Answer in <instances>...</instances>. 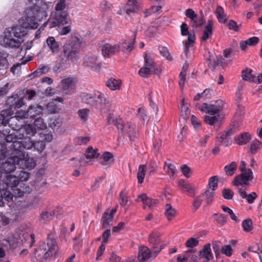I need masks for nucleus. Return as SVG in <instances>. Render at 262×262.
I'll list each match as a JSON object with an SVG mask.
<instances>
[{
  "instance_id": "f3484780",
  "label": "nucleus",
  "mask_w": 262,
  "mask_h": 262,
  "mask_svg": "<svg viewBox=\"0 0 262 262\" xmlns=\"http://www.w3.org/2000/svg\"><path fill=\"white\" fill-rule=\"evenodd\" d=\"M60 213L58 210L45 211H42L39 216V221L42 223L52 220L54 216H58Z\"/></svg>"
},
{
  "instance_id": "37998d69",
  "label": "nucleus",
  "mask_w": 262,
  "mask_h": 262,
  "mask_svg": "<svg viewBox=\"0 0 262 262\" xmlns=\"http://www.w3.org/2000/svg\"><path fill=\"white\" fill-rule=\"evenodd\" d=\"M97 149H93L92 146H89L86 149L85 157L87 159L96 158L99 156Z\"/></svg>"
},
{
  "instance_id": "e2e57ef3",
  "label": "nucleus",
  "mask_w": 262,
  "mask_h": 262,
  "mask_svg": "<svg viewBox=\"0 0 262 262\" xmlns=\"http://www.w3.org/2000/svg\"><path fill=\"white\" fill-rule=\"evenodd\" d=\"M191 122L193 127L196 129H200L201 128V122L194 115L191 116Z\"/></svg>"
},
{
  "instance_id": "6ab92c4d",
  "label": "nucleus",
  "mask_w": 262,
  "mask_h": 262,
  "mask_svg": "<svg viewBox=\"0 0 262 262\" xmlns=\"http://www.w3.org/2000/svg\"><path fill=\"white\" fill-rule=\"evenodd\" d=\"M178 185L179 188L184 192H188L189 196L193 197L195 195V191L192 186L184 180H180Z\"/></svg>"
},
{
  "instance_id": "5fc2aeb1",
  "label": "nucleus",
  "mask_w": 262,
  "mask_h": 262,
  "mask_svg": "<svg viewBox=\"0 0 262 262\" xmlns=\"http://www.w3.org/2000/svg\"><path fill=\"white\" fill-rule=\"evenodd\" d=\"M29 113L28 111H24V110H19L16 112L15 115L14 117L12 118H15L17 120H19V119H24L28 117Z\"/></svg>"
},
{
  "instance_id": "4c0bfd02",
  "label": "nucleus",
  "mask_w": 262,
  "mask_h": 262,
  "mask_svg": "<svg viewBox=\"0 0 262 262\" xmlns=\"http://www.w3.org/2000/svg\"><path fill=\"white\" fill-rule=\"evenodd\" d=\"M201 195H203V200H205L206 204H209L213 201L214 192L213 190H207Z\"/></svg>"
},
{
  "instance_id": "393cba45",
  "label": "nucleus",
  "mask_w": 262,
  "mask_h": 262,
  "mask_svg": "<svg viewBox=\"0 0 262 262\" xmlns=\"http://www.w3.org/2000/svg\"><path fill=\"white\" fill-rule=\"evenodd\" d=\"M205 22L202 11H201V16L199 17L198 15L192 20L190 21V25L193 28H198L201 27Z\"/></svg>"
},
{
  "instance_id": "1a4fd4ad",
  "label": "nucleus",
  "mask_w": 262,
  "mask_h": 262,
  "mask_svg": "<svg viewBox=\"0 0 262 262\" xmlns=\"http://www.w3.org/2000/svg\"><path fill=\"white\" fill-rule=\"evenodd\" d=\"M160 237V233L157 232H153L149 235L148 240L152 246V250L154 253V257H155L163 248Z\"/></svg>"
},
{
  "instance_id": "4d7b16f0",
  "label": "nucleus",
  "mask_w": 262,
  "mask_h": 262,
  "mask_svg": "<svg viewBox=\"0 0 262 262\" xmlns=\"http://www.w3.org/2000/svg\"><path fill=\"white\" fill-rule=\"evenodd\" d=\"M203 201V195H200L195 198L192 203V206L194 211H196L199 209Z\"/></svg>"
},
{
  "instance_id": "bf43d9fd",
  "label": "nucleus",
  "mask_w": 262,
  "mask_h": 262,
  "mask_svg": "<svg viewBox=\"0 0 262 262\" xmlns=\"http://www.w3.org/2000/svg\"><path fill=\"white\" fill-rule=\"evenodd\" d=\"M252 70L248 68L243 70L242 73V77L243 79L246 81L250 80L252 78Z\"/></svg>"
},
{
  "instance_id": "0e129e2a",
  "label": "nucleus",
  "mask_w": 262,
  "mask_h": 262,
  "mask_svg": "<svg viewBox=\"0 0 262 262\" xmlns=\"http://www.w3.org/2000/svg\"><path fill=\"white\" fill-rule=\"evenodd\" d=\"M46 146L45 143L42 141L34 142L33 147L39 152H41Z\"/></svg>"
},
{
  "instance_id": "cd10ccee",
  "label": "nucleus",
  "mask_w": 262,
  "mask_h": 262,
  "mask_svg": "<svg viewBox=\"0 0 262 262\" xmlns=\"http://www.w3.org/2000/svg\"><path fill=\"white\" fill-rule=\"evenodd\" d=\"M157 71L149 68L148 67H146L145 66H143L138 72L139 75L144 78H148L154 73H157Z\"/></svg>"
},
{
  "instance_id": "c85d7f7f",
  "label": "nucleus",
  "mask_w": 262,
  "mask_h": 262,
  "mask_svg": "<svg viewBox=\"0 0 262 262\" xmlns=\"http://www.w3.org/2000/svg\"><path fill=\"white\" fill-rule=\"evenodd\" d=\"M126 7V12L129 14L130 12H137L139 10V5L137 0H128Z\"/></svg>"
},
{
  "instance_id": "f704fd0d",
  "label": "nucleus",
  "mask_w": 262,
  "mask_h": 262,
  "mask_svg": "<svg viewBox=\"0 0 262 262\" xmlns=\"http://www.w3.org/2000/svg\"><path fill=\"white\" fill-rule=\"evenodd\" d=\"M146 172V165H140L138 169L137 179L139 183H143Z\"/></svg>"
},
{
  "instance_id": "72a5a7b5",
  "label": "nucleus",
  "mask_w": 262,
  "mask_h": 262,
  "mask_svg": "<svg viewBox=\"0 0 262 262\" xmlns=\"http://www.w3.org/2000/svg\"><path fill=\"white\" fill-rule=\"evenodd\" d=\"M217 18L219 22L224 23L227 19V16L225 13L224 9L221 6H217L215 11Z\"/></svg>"
},
{
  "instance_id": "20e7f679",
  "label": "nucleus",
  "mask_w": 262,
  "mask_h": 262,
  "mask_svg": "<svg viewBox=\"0 0 262 262\" xmlns=\"http://www.w3.org/2000/svg\"><path fill=\"white\" fill-rule=\"evenodd\" d=\"M246 166V163L242 161L239 167V169L242 173L234 178L232 182L234 185L238 186L243 185H248L249 181L253 179L252 170L249 168H247Z\"/></svg>"
},
{
  "instance_id": "a211bd4d",
  "label": "nucleus",
  "mask_w": 262,
  "mask_h": 262,
  "mask_svg": "<svg viewBox=\"0 0 262 262\" xmlns=\"http://www.w3.org/2000/svg\"><path fill=\"white\" fill-rule=\"evenodd\" d=\"M76 80L73 77H67L60 82L62 89L63 91H70L74 89Z\"/></svg>"
},
{
  "instance_id": "bb28decb",
  "label": "nucleus",
  "mask_w": 262,
  "mask_h": 262,
  "mask_svg": "<svg viewBox=\"0 0 262 262\" xmlns=\"http://www.w3.org/2000/svg\"><path fill=\"white\" fill-rule=\"evenodd\" d=\"M144 65L151 68L156 71H158V68L156 66V62L154 61L152 59L151 56L147 54V53H145L144 54Z\"/></svg>"
},
{
  "instance_id": "052dcab7",
  "label": "nucleus",
  "mask_w": 262,
  "mask_h": 262,
  "mask_svg": "<svg viewBox=\"0 0 262 262\" xmlns=\"http://www.w3.org/2000/svg\"><path fill=\"white\" fill-rule=\"evenodd\" d=\"M113 155L108 152H106L102 156V161L100 162L103 165H105V162H111L112 161Z\"/></svg>"
},
{
  "instance_id": "f03ea898",
  "label": "nucleus",
  "mask_w": 262,
  "mask_h": 262,
  "mask_svg": "<svg viewBox=\"0 0 262 262\" xmlns=\"http://www.w3.org/2000/svg\"><path fill=\"white\" fill-rule=\"evenodd\" d=\"M199 110L207 115L204 117V121L210 125H219L223 120V104L220 100L212 101L211 103H197L195 105Z\"/></svg>"
},
{
  "instance_id": "aec40b11",
  "label": "nucleus",
  "mask_w": 262,
  "mask_h": 262,
  "mask_svg": "<svg viewBox=\"0 0 262 262\" xmlns=\"http://www.w3.org/2000/svg\"><path fill=\"white\" fill-rule=\"evenodd\" d=\"M213 26L214 22L212 19H209L207 21V24L204 28L203 34L201 37L202 40L205 41L211 37Z\"/></svg>"
},
{
  "instance_id": "9b49d317",
  "label": "nucleus",
  "mask_w": 262,
  "mask_h": 262,
  "mask_svg": "<svg viewBox=\"0 0 262 262\" xmlns=\"http://www.w3.org/2000/svg\"><path fill=\"white\" fill-rule=\"evenodd\" d=\"M6 105L10 110L19 108L24 105V98H20L17 94L13 95L8 98Z\"/></svg>"
},
{
  "instance_id": "a19ab883",
  "label": "nucleus",
  "mask_w": 262,
  "mask_h": 262,
  "mask_svg": "<svg viewBox=\"0 0 262 262\" xmlns=\"http://www.w3.org/2000/svg\"><path fill=\"white\" fill-rule=\"evenodd\" d=\"M120 81L114 78H111L107 81V85L112 90H118L120 88Z\"/></svg>"
},
{
  "instance_id": "b1692460",
  "label": "nucleus",
  "mask_w": 262,
  "mask_h": 262,
  "mask_svg": "<svg viewBox=\"0 0 262 262\" xmlns=\"http://www.w3.org/2000/svg\"><path fill=\"white\" fill-rule=\"evenodd\" d=\"M24 138V135L18 133V132H16L14 134H9L7 136L5 135V139L7 142L12 143L10 145V148L11 149V152L13 150V144L14 142L19 141L18 139H22Z\"/></svg>"
},
{
  "instance_id": "c756f323",
  "label": "nucleus",
  "mask_w": 262,
  "mask_h": 262,
  "mask_svg": "<svg viewBox=\"0 0 262 262\" xmlns=\"http://www.w3.org/2000/svg\"><path fill=\"white\" fill-rule=\"evenodd\" d=\"M29 115L32 118H35L40 115L42 109L41 106L36 105V106H30L28 108Z\"/></svg>"
},
{
  "instance_id": "39448f33",
  "label": "nucleus",
  "mask_w": 262,
  "mask_h": 262,
  "mask_svg": "<svg viewBox=\"0 0 262 262\" xmlns=\"http://www.w3.org/2000/svg\"><path fill=\"white\" fill-rule=\"evenodd\" d=\"M57 246L56 241L53 238L48 237L47 243H40L37 251L40 252V254H42L44 258L47 259L56 253Z\"/></svg>"
},
{
  "instance_id": "ddd939ff",
  "label": "nucleus",
  "mask_w": 262,
  "mask_h": 262,
  "mask_svg": "<svg viewBox=\"0 0 262 262\" xmlns=\"http://www.w3.org/2000/svg\"><path fill=\"white\" fill-rule=\"evenodd\" d=\"M83 64L94 70H98L100 69V63L98 61L96 56L88 55L83 59Z\"/></svg>"
},
{
  "instance_id": "a878e982",
  "label": "nucleus",
  "mask_w": 262,
  "mask_h": 262,
  "mask_svg": "<svg viewBox=\"0 0 262 262\" xmlns=\"http://www.w3.org/2000/svg\"><path fill=\"white\" fill-rule=\"evenodd\" d=\"M259 42V38L257 37H252L246 40L242 41L240 42V48L242 49H245L248 46L253 47Z\"/></svg>"
},
{
  "instance_id": "f257e3e1",
  "label": "nucleus",
  "mask_w": 262,
  "mask_h": 262,
  "mask_svg": "<svg viewBox=\"0 0 262 262\" xmlns=\"http://www.w3.org/2000/svg\"><path fill=\"white\" fill-rule=\"evenodd\" d=\"M41 6L35 5L27 8L25 16L18 20V25L11 29H6L4 35L0 38V44L5 48H18L24 40L23 37L27 34V29H35L38 24L37 19L46 15L48 5L41 2Z\"/></svg>"
},
{
  "instance_id": "7ed1b4c3",
  "label": "nucleus",
  "mask_w": 262,
  "mask_h": 262,
  "mask_svg": "<svg viewBox=\"0 0 262 262\" xmlns=\"http://www.w3.org/2000/svg\"><path fill=\"white\" fill-rule=\"evenodd\" d=\"M69 22V16L66 11H55L52 13L50 18L44 25L52 28L60 25L68 24Z\"/></svg>"
},
{
  "instance_id": "603ef678",
  "label": "nucleus",
  "mask_w": 262,
  "mask_h": 262,
  "mask_svg": "<svg viewBox=\"0 0 262 262\" xmlns=\"http://www.w3.org/2000/svg\"><path fill=\"white\" fill-rule=\"evenodd\" d=\"M164 169L165 171L170 176H173L177 171V169L175 166L172 164H166L165 163Z\"/></svg>"
},
{
  "instance_id": "774afa93",
  "label": "nucleus",
  "mask_w": 262,
  "mask_h": 262,
  "mask_svg": "<svg viewBox=\"0 0 262 262\" xmlns=\"http://www.w3.org/2000/svg\"><path fill=\"white\" fill-rule=\"evenodd\" d=\"M217 181L218 179L216 176H213L210 178L209 186L210 188H212L211 190L214 191V190L217 187Z\"/></svg>"
},
{
  "instance_id": "7c9ffc66",
  "label": "nucleus",
  "mask_w": 262,
  "mask_h": 262,
  "mask_svg": "<svg viewBox=\"0 0 262 262\" xmlns=\"http://www.w3.org/2000/svg\"><path fill=\"white\" fill-rule=\"evenodd\" d=\"M49 70L50 68L48 66H43L41 68H38L35 71L30 74L29 77L31 78H34L46 74L49 71Z\"/></svg>"
},
{
  "instance_id": "9d476101",
  "label": "nucleus",
  "mask_w": 262,
  "mask_h": 262,
  "mask_svg": "<svg viewBox=\"0 0 262 262\" xmlns=\"http://www.w3.org/2000/svg\"><path fill=\"white\" fill-rule=\"evenodd\" d=\"M53 53L60 55L61 60H75L78 58L79 53L77 50H52Z\"/></svg>"
},
{
  "instance_id": "79ce46f5",
  "label": "nucleus",
  "mask_w": 262,
  "mask_h": 262,
  "mask_svg": "<svg viewBox=\"0 0 262 262\" xmlns=\"http://www.w3.org/2000/svg\"><path fill=\"white\" fill-rule=\"evenodd\" d=\"M25 161L26 168L32 169L36 166L35 160L32 158H30L28 155L27 157L21 160V161Z\"/></svg>"
},
{
  "instance_id": "5701e85b",
  "label": "nucleus",
  "mask_w": 262,
  "mask_h": 262,
  "mask_svg": "<svg viewBox=\"0 0 262 262\" xmlns=\"http://www.w3.org/2000/svg\"><path fill=\"white\" fill-rule=\"evenodd\" d=\"M98 95L97 96L98 99L100 100V105L99 107L100 110L102 112L106 113L110 110L111 104L108 101H106L105 98L103 97V95L98 93Z\"/></svg>"
},
{
  "instance_id": "c03bdc74",
  "label": "nucleus",
  "mask_w": 262,
  "mask_h": 262,
  "mask_svg": "<svg viewBox=\"0 0 262 262\" xmlns=\"http://www.w3.org/2000/svg\"><path fill=\"white\" fill-rule=\"evenodd\" d=\"M210 90L206 89L203 91V93H198L196 96H195L193 99L194 100L198 101L200 100L201 98H203L204 100L210 98Z\"/></svg>"
},
{
  "instance_id": "69168bd1",
  "label": "nucleus",
  "mask_w": 262,
  "mask_h": 262,
  "mask_svg": "<svg viewBox=\"0 0 262 262\" xmlns=\"http://www.w3.org/2000/svg\"><path fill=\"white\" fill-rule=\"evenodd\" d=\"M195 251L194 249H191L188 250L185 252L184 255L182 257L181 256H179L177 257L178 262H186L187 259L189 258V256L187 255L188 253H194Z\"/></svg>"
},
{
  "instance_id": "3c124183",
  "label": "nucleus",
  "mask_w": 262,
  "mask_h": 262,
  "mask_svg": "<svg viewBox=\"0 0 262 262\" xmlns=\"http://www.w3.org/2000/svg\"><path fill=\"white\" fill-rule=\"evenodd\" d=\"M90 138L88 137H77L74 140V142L76 145H85L90 141Z\"/></svg>"
},
{
  "instance_id": "dca6fc26",
  "label": "nucleus",
  "mask_w": 262,
  "mask_h": 262,
  "mask_svg": "<svg viewBox=\"0 0 262 262\" xmlns=\"http://www.w3.org/2000/svg\"><path fill=\"white\" fill-rule=\"evenodd\" d=\"M33 58V56L28 55L27 57L24 56L21 59V63H17L13 66L10 69L11 72L13 75H19L21 72V65L26 64L27 62L32 60Z\"/></svg>"
},
{
  "instance_id": "f8f14e48",
  "label": "nucleus",
  "mask_w": 262,
  "mask_h": 262,
  "mask_svg": "<svg viewBox=\"0 0 262 262\" xmlns=\"http://www.w3.org/2000/svg\"><path fill=\"white\" fill-rule=\"evenodd\" d=\"M153 250L150 251L146 246H141L139 249L138 258L139 262H146L154 258Z\"/></svg>"
},
{
  "instance_id": "4468645a",
  "label": "nucleus",
  "mask_w": 262,
  "mask_h": 262,
  "mask_svg": "<svg viewBox=\"0 0 262 262\" xmlns=\"http://www.w3.org/2000/svg\"><path fill=\"white\" fill-rule=\"evenodd\" d=\"M98 47L99 48H101V49H115L117 48H126L127 49H129L132 48H135L134 43L130 42L128 43L126 46L120 47L119 45H115L113 46L112 43H110L109 40H102L98 44Z\"/></svg>"
},
{
  "instance_id": "473e14b6",
  "label": "nucleus",
  "mask_w": 262,
  "mask_h": 262,
  "mask_svg": "<svg viewBox=\"0 0 262 262\" xmlns=\"http://www.w3.org/2000/svg\"><path fill=\"white\" fill-rule=\"evenodd\" d=\"M250 139V135L247 133L241 134L240 136L235 138L236 143L239 145L246 144Z\"/></svg>"
},
{
  "instance_id": "09e8293b",
  "label": "nucleus",
  "mask_w": 262,
  "mask_h": 262,
  "mask_svg": "<svg viewBox=\"0 0 262 262\" xmlns=\"http://www.w3.org/2000/svg\"><path fill=\"white\" fill-rule=\"evenodd\" d=\"M242 227L245 232H249L251 231L253 228L252 220L250 219L244 220L242 223Z\"/></svg>"
},
{
  "instance_id": "412c9836",
  "label": "nucleus",
  "mask_w": 262,
  "mask_h": 262,
  "mask_svg": "<svg viewBox=\"0 0 262 262\" xmlns=\"http://www.w3.org/2000/svg\"><path fill=\"white\" fill-rule=\"evenodd\" d=\"M199 255L200 257L205 258L207 260L206 261L207 262L213 258L210 243H207L204 246L203 250L199 252Z\"/></svg>"
},
{
  "instance_id": "338daca9",
  "label": "nucleus",
  "mask_w": 262,
  "mask_h": 262,
  "mask_svg": "<svg viewBox=\"0 0 262 262\" xmlns=\"http://www.w3.org/2000/svg\"><path fill=\"white\" fill-rule=\"evenodd\" d=\"M34 125L41 129H44L47 127L46 123L43 122L42 118L39 117L34 121Z\"/></svg>"
},
{
  "instance_id": "8fccbe9b",
  "label": "nucleus",
  "mask_w": 262,
  "mask_h": 262,
  "mask_svg": "<svg viewBox=\"0 0 262 262\" xmlns=\"http://www.w3.org/2000/svg\"><path fill=\"white\" fill-rule=\"evenodd\" d=\"M70 41L73 48H78L83 42V40L81 37L74 36L71 38Z\"/></svg>"
},
{
  "instance_id": "e433bc0d",
  "label": "nucleus",
  "mask_w": 262,
  "mask_h": 262,
  "mask_svg": "<svg viewBox=\"0 0 262 262\" xmlns=\"http://www.w3.org/2000/svg\"><path fill=\"white\" fill-rule=\"evenodd\" d=\"M176 213V210L172 208L170 204H167L165 205V214L168 220H170L171 219H172L175 216Z\"/></svg>"
},
{
  "instance_id": "680f3d73",
  "label": "nucleus",
  "mask_w": 262,
  "mask_h": 262,
  "mask_svg": "<svg viewBox=\"0 0 262 262\" xmlns=\"http://www.w3.org/2000/svg\"><path fill=\"white\" fill-rule=\"evenodd\" d=\"M119 203L121 206L125 207L128 202V198L124 191H121L119 194Z\"/></svg>"
},
{
  "instance_id": "2eb2a0df",
  "label": "nucleus",
  "mask_w": 262,
  "mask_h": 262,
  "mask_svg": "<svg viewBox=\"0 0 262 262\" xmlns=\"http://www.w3.org/2000/svg\"><path fill=\"white\" fill-rule=\"evenodd\" d=\"M142 201L143 204V208L146 209L147 207L152 208L154 207L157 203V201L155 199L148 198L147 195L143 193L138 196L136 199L137 202Z\"/></svg>"
},
{
  "instance_id": "58836bf2",
  "label": "nucleus",
  "mask_w": 262,
  "mask_h": 262,
  "mask_svg": "<svg viewBox=\"0 0 262 262\" xmlns=\"http://www.w3.org/2000/svg\"><path fill=\"white\" fill-rule=\"evenodd\" d=\"M6 183L8 187H15L18 184L19 180L16 177L13 175H9L7 177Z\"/></svg>"
},
{
  "instance_id": "864d4df0",
  "label": "nucleus",
  "mask_w": 262,
  "mask_h": 262,
  "mask_svg": "<svg viewBox=\"0 0 262 262\" xmlns=\"http://www.w3.org/2000/svg\"><path fill=\"white\" fill-rule=\"evenodd\" d=\"M90 110L87 108H83L78 110L77 114L83 121H86L88 120Z\"/></svg>"
},
{
  "instance_id": "423d86ee",
  "label": "nucleus",
  "mask_w": 262,
  "mask_h": 262,
  "mask_svg": "<svg viewBox=\"0 0 262 262\" xmlns=\"http://www.w3.org/2000/svg\"><path fill=\"white\" fill-rule=\"evenodd\" d=\"M24 159V155L18 152V154L11 152L10 157L3 165V169L6 173H10L15 169V165L19 164L22 159Z\"/></svg>"
},
{
  "instance_id": "6e6d98bb",
  "label": "nucleus",
  "mask_w": 262,
  "mask_h": 262,
  "mask_svg": "<svg viewBox=\"0 0 262 262\" xmlns=\"http://www.w3.org/2000/svg\"><path fill=\"white\" fill-rule=\"evenodd\" d=\"M24 129L27 135L33 136L36 133V128L31 124H27L24 125Z\"/></svg>"
},
{
  "instance_id": "2f4dec72",
  "label": "nucleus",
  "mask_w": 262,
  "mask_h": 262,
  "mask_svg": "<svg viewBox=\"0 0 262 262\" xmlns=\"http://www.w3.org/2000/svg\"><path fill=\"white\" fill-rule=\"evenodd\" d=\"M237 167V164L235 162H232L229 164L224 167V170L227 176H232L233 175Z\"/></svg>"
},
{
  "instance_id": "c9c22d12",
  "label": "nucleus",
  "mask_w": 262,
  "mask_h": 262,
  "mask_svg": "<svg viewBox=\"0 0 262 262\" xmlns=\"http://www.w3.org/2000/svg\"><path fill=\"white\" fill-rule=\"evenodd\" d=\"M8 55L0 52V70H6L9 68V62L7 59Z\"/></svg>"
},
{
  "instance_id": "de8ad7c7",
  "label": "nucleus",
  "mask_w": 262,
  "mask_h": 262,
  "mask_svg": "<svg viewBox=\"0 0 262 262\" xmlns=\"http://www.w3.org/2000/svg\"><path fill=\"white\" fill-rule=\"evenodd\" d=\"M47 109L50 114L56 113L59 110L56 103L54 101L48 103L47 104Z\"/></svg>"
},
{
  "instance_id": "ea45409f",
  "label": "nucleus",
  "mask_w": 262,
  "mask_h": 262,
  "mask_svg": "<svg viewBox=\"0 0 262 262\" xmlns=\"http://www.w3.org/2000/svg\"><path fill=\"white\" fill-rule=\"evenodd\" d=\"M231 133V129L219 133L216 136V138L217 142L219 143V145L223 141V140L226 139L228 136H230Z\"/></svg>"
},
{
  "instance_id": "4be33fe9",
  "label": "nucleus",
  "mask_w": 262,
  "mask_h": 262,
  "mask_svg": "<svg viewBox=\"0 0 262 262\" xmlns=\"http://www.w3.org/2000/svg\"><path fill=\"white\" fill-rule=\"evenodd\" d=\"M238 192L241 196L243 199H246L247 203L252 204L254 201L257 198V195L255 192H252L251 193L247 194L245 189L241 188L238 189Z\"/></svg>"
},
{
  "instance_id": "a18cd8bd",
  "label": "nucleus",
  "mask_w": 262,
  "mask_h": 262,
  "mask_svg": "<svg viewBox=\"0 0 262 262\" xmlns=\"http://www.w3.org/2000/svg\"><path fill=\"white\" fill-rule=\"evenodd\" d=\"M113 216L108 214V212H105L102 219V225L106 227L109 226L112 222Z\"/></svg>"
},
{
  "instance_id": "6e6552de",
  "label": "nucleus",
  "mask_w": 262,
  "mask_h": 262,
  "mask_svg": "<svg viewBox=\"0 0 262 262\" xmlns=\"http://www.w3.org/2000/svg\"><path fill=\"white\" fill-rule=\"evenodd\" d=\"M208 66L212 69L223 62L224 58L219 54V50H209L207 52Z\"/></svg>"
},
{
  "instance_id": "13d9d810",
  "label": "nucleus",
  "mask_w": 262,
  "mask_h": 262,
  "mask_svg": "<svg viewBox=\"0 0 262 262\" xmlns=\"http://www.w3.org/2000/svg\"><path fill=\"white\" fill-rule=\"evenodd\" d=\"M214 219L216 221L221 225H224L227 221V217L223 214H214Z\"/></svg>"
},
{
  "instance_id": "49530a36",
  "label": "nucleus",
  "mask_w": 262,
  "mask_h": 262,
  "mask_svg": "<svg viewBox=\"0 0 262 262\" xmlns=\"http://www.w3.org/2000/svg\"><path fill=\"white\" fill-rule=\"evenodd\" d=\"M47 43L50 49H56L59 47V43L56 41L53 37H49L47 39Z\"/></svg>"
},
{
  "instance_id": "0eeeda50",
  "label": "nucleus",
  "mask_w": 262,
  "mask_h": 262,
  "mask_svg": "<svg viewBox=\"0 0 262 262\" xmlns=\"http://www.w3.org/2000/svg\"><path fill=\"white\" fill-rule=\"evenodd\" d=\"M34 141L30 137L25 138L22 141L14 142L12 152L18 154V152L24 155V158L28 156V154L23 151L24 149H30L33 147Z\"/></svg>"
}]
</instances>
